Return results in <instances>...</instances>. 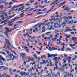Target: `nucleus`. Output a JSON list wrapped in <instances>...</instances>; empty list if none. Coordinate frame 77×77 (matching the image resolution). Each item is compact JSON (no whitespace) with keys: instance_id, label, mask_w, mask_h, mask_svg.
Masks as SVG:
<instances>
[{"instance_id":"1","label":"nucleus","mask_w":77,"mask_h":77,"mask_svg":"<svg viewBox=\"0 0 77 77\" xmlns=\"http://www.w3.org/2000/svg\"><path fill=\"white\" fill-rule=\"evenodd\" d=\"M5 29L4 31V33H5V35H6L8 38H9V36H8V33H9V32H11V31H12V30H14V29H16V28L14 27L12 29H11V30H10L9 29V28H8L7 27H5Z\"/></svg>"},{"instance_id":"2","label":"nucleus","mask_w":77,"mask_h":77,"mask_svg":"<svg viewBox=\"0 0 77 77\" xmlns=\"http://www.w3.org/2000/svg\"><path fill=\"white\" fill-rule=\"evenodd\" d=\"M5 29L4 31V33H5V35H6L8 38H9V36H8V33H9V32H11V31H12V30H14V29H16V28L14 27L12 29H11V30H10L9 29V28H8L7 27H5Z\"/></svg>"},{"instance_id":"3","label":"nucleus","mask_w":77,"mask_h":77,"mask_svg":"<svg viewBox=\"0 0 77 77\" xmlns=\"http://www.w3.org/2000/svg\"><path fill=\"white\" fill-rule=\"evenodd\" d=\"M6 51L8 54V56L9 58H10V60H12V61L14 60L15 59V55H13V54L10 53L8 51ZM12 56H13V57L12 58Z\"/></svg>"},{"instance_id":"4","label":"nucleus","mask_w":77,"mask_h":77,"mask_svg":"<svg viewBox=\"0 0 77 77\" xmlns=\"http://www.w3.org/2000/svg\"><path fill=\"white\" fill-rule=\"evenodd\" d=\"M5 40L6 41V43L7 45V47H6L5 48L6 49L7 48L8 50H11V44H10V43L9 42V40H8V39H7L6 38H5Z\"/></svg>"},{"instance_id":"5","label":"nucleus","mask_w":77,"mask_h":77,"mask_svg":"<svg viewBox=\"0 0 77 77\" xmlns=\"http://www.w3.org/2000/svg\"><path fill=\"white\" fill-rule=\"evenodd\" d=\"M59 23H58L57 21L54 24L53 26L54 27L57 28V27H60L62 26V24H59Z\"/></svg>"},{"instance_id":"6","label":"nucleus","mask_w":77,"mask_h":77,"mask_svg":"<svg viewBox=\"0 0 77 77\" xmlns=\"http://www.w3.org/2000/svg\"><path fill=\"white\" fill-rule=\"evenodd\" d=\"M64 66L63 67V65L61 66V67L59 69L60 71L63 72L64 71Z\"/></svg>"},{"instance_id":"7","label":"nucleus","mask_w":77,"mask_h":77,"mask_svg":"<svg viewBox=\"0 0 77 77\" xmlns=\"http://www.w3.org/2000/svg\"><path fill=\"white\" fill-rule=\"evenodd\" d=\"M63 18L64 19V20L65 21V22H68L69 21V19L68 18V17H66V16H64Z\"/></svg>"},{"instance_id":"8","label":"nucleus","mask_w":77,"mask_h":77,"mask_svg":"<svg viewBox=\"0 0 77 77\" xmlns=\"http://www.w3.org/2000/svg\"><path fill=\"white\" fill-rule=\"evenodd\" d=\"M18 8V7H17V6H14L11 8L12 10H10L8 12H9V13H10V12H12V11H14V9H15V8Z\"/></svg>"},{"instance_id":"9","label":"nucleus","mask_w":77,"mask_h":77,"mask_svg":"<svg viewBox=\"0 0 77 77\" xmlns=\"http://www.w3.org/2000/svg\"><path fill=\"white\" fill-rule=\"evenodd\" d=\"M32 62V65H35V59L34 58H32L31 60Z\"/></svg>"},{"instance_id":"10","label":"nucleus","mask_w":77,"mask_h":77,"mask_svg":"<svg viewBox=\"0 0 77 77\" xmlns=\"http://www.w3.org/2000/svg\"><path fill=\"white\" fill-rule=\"evenodd\" d=\"M20 55L21 56L24 57L26 55V53H20Z\"/></svg>"},{"instance_id":"11","label":"nucleus","mask_w":77,"mask_h":77,"mask_svg":"<svg viewBox=\"0 0 77 77\" xmlns=\"http://www.w3.org/2000/svg\"><path fill=\"white\" fill-rule=\"evenodd\" d=\"M77 38L76 37H73L71 38V39L73 40L74 42H75L76 39H77Z\"/></svg>"},{"instance_id":"12","label":"nucleus","mask_w":77,"mask_h":77,"mask_svg":"<svg viewBox=\"0 0 77 77\" xmlns=\"http://www.w3.org/2000/svg\"><path fill=\"white\" fill-rule=\"evenodd\" d=\"M26 57L28 59V60H27V61H26V62H30V61H31V60L32 59H31L30 58V57L26 56Z\"/></svg>"},{"instance_id":"13","label":"nucleus","mask_w":77,"mask_h":77,"mask_svg":"<svg viewBox=\"0 0 77 77\" xmlns=\"http://www.w3.org/2000/svg\"><path fill=\"white\" fill-rule=\"evenodd\" d=\"M46 56L45 55H43L40 58L41 59H43V58H46Z\"/></svg>"},{"instance_id":"14","label":"nucleus","mask_w":77,"mask_h":77,"mask_svg":"<svg viewBox=\"0 0 77 77\" xmlns=\"http://www.w3.org/2000/svg\"><path fill=\"white\" fill-rule=\"evenodd\" d=\"M52 54H50L49 53H48V57L51 58L52 57Z\"/></svg>"},{"instance_id":"15","label":"nucleus","mask_w":77,"mask_h":77,"mask_svg":"<svg viewBox=\"0 0 77 77\" xmlns=\"http://www.w3.org/2000/svg\"><path fill=\"white\" fill-rule=\"evenodd\" d=\"M45 26H44L42 28V29H43L42 31V32L43 33H44V32H45Z\"/></svg>"},{"instance_id":"16","label":"nucleus","mask_w":77,"mask_h":77,"mask_svg":"<svg viewBox=\"0 0 77 77\" xmlns=\"http://www.w3.org/2000/svg\"><path fill=\"white\" fill-rule=\"evenodd\" d=\"M33 56L34 57L35 59H37V54L36 53H35Z\"/></svg>"},{"instance_id":"17","label":"nucleus","mask_w":77,"mask_h":77,"mask_svg":"<svg viewBox=\"0 0 77 77\" xmlns=\"http://www.w3.org/2000/svg\"><path fill=\"white\" fill-rule=\"evenodd\" d=\"M24 12H23L22 13H21L20 15V18H21L22 17H23V16L24 15Z\"/></svg>"},{"instance_id":"18","label":"nucleus","mask_w":77,"mask_h":77,"mask_svg":"<svg viewBox=\"0 0 77 77\" xmlns=\"http://www.w3.org/2000/svg\"><path fill=\"white\" fill-rule=\"evenodd\" d=\"M42 17V15L39 16L35 17H34L35 19H38V18H41V17Z\"/></svg>"},{"instance_id":"19","label":"nucleus","mask_w":77,"mask_h":77,"mask_svg":"<svg viewBox=\"0 0 77 77\" xmlns=\"http://www.w3.org/2000/svg\"><path fill=\"white\" fill-rule=\"evenodd\" d=\"M45 5L44 6H42L41 5H38V7L40 8L41 9H42V8H44L45 6Z\"/></svg>"},{"instance_id":"20","label":"nucleus","mask_w":77,"mask_h":77,"mask_svg":"<svg viewBox=\"0 0 77 77\" xmlns=\"http://www.w3.org/2000/svg\"><path fill=\"white\" fill-rule=\"evenodd\" d=\"M64 10H67L68 11H69L70 10V9L69 8H68V7H65V8Z\"/></svg>"},{"instance_id":"21","label":"nucleus","mask_w":77,"mask_h":77,"mask_svg":"<svg viewBox=\"0 0 77 77\" xmlns=\"http://www.w3.org/2000/svg\"><path fill=\"white\" fill-rule=\"evenodd\" d=\"M24 9V8H19L18 9V12H20V11H23Z\"/></svg>"},{"instance_id":"22","label":"nucleus","mask_w":77,"mask_h":77,"mask_svg":"<svg viewBox=\"0 0 77 77\" xmlns=\"http://www.w3.org/2000/svg\"><path fill=\"white\" fill-rule=\"evenodd\" d=\"M0 14H1V15H4L5 14H7V13H5V12L4 11L1 13H0Z\"/></svg>"},{"instance_id":"23","label":"nucleus","mask_w":77,"mask_h":77,"mask_svg":"<svg viewBox=\"0 0 77 77\" xmlns=\"http://www.w3.org/2000/svg\"><path fill=\"white\" fill-rule=\"evenodd\" d=\"M44 39L45 40V39H50V38L49 37L48 38L47 37H45Z\"/></svg>"},{"instance_id":"24","label":"nucleus","mask_w":77,"mask_h":77,"mask_svg":"<svg viewBox=\"0 0 77 77\" xmlns=\"http://www.w3.org/2000/svg\"><path fill=\"white\" fill-rule=\"evenodd\" d=\"M55 66H57V64H58V61L57 60H56L55 62Z\"/></svg>"},{"instance_id":"25","label":"nucleus","mask_w":77,"mask_h":77,"mask_svg":"<svg viewBox=\"0 0 77 77\" xmlns=\"http://www.w3.org/2000/svg\"><path fill=\"white\" fill-rule=\"evenodd\" d=\"M68 18L69 20H72V17L71 16H68Z\"/></svg>"},{"instance_id":"26","label":"nucleus","mask_w":77,"mask_h":77,"mask_svg":"<svg viewBox=\"0 0 77 77\" xmlns=\"http://www.w3.org/2000/svg\"><path fill=\"white\" fill-rule=\"evenodd\" d=\"M28 72H32V69L31 68H30L28 70Z\"/></svg>"},{"instance_id":"27","label":"nucleus","mask_w":77,"mask_h":77,"mask_svg":"<svg viewBox=\"0 0 77 77\" xmlns=\"http://www.w3.org/2000/svg\"><path fill=\"white\" fill-rule=\"evenodd\" d=\"M1 60H2V61H4V62H6V60L4 58H3V57L2 58Z\"/></svg>"},{"instance_id":"28","label":"nucleus","mask_w":77,"mask_h":77,"mask_svg":"<svg viewBox=\"0 0 77 77\" xmlns=\"http://www.w3.org/2000/svg\"><path fill=\"white\" fill-rule=\"evenodd\" d=\"M66 75L68 77H69L70 75V73H69V72H68L66 74Z\"/></svg>"},{"instance_id":"29","label":"nucleus","mask_w":77,"mask_h":77,"mask_svg":"<svg viewBox=\"0 0 77 77\" xmlns=\"http://www.w3.org/2000/svg\"><path fill=\"white\" fill-rule=\"evenodd\" d=\"M69 45H70V47H72L75 46V44H73V45L70 44Z\"/></svg>"},{"instance_id":"30","label":"nucleus","mask_w":77,"mask_h":77,"mask_svg":"<svg viewBox=\"0 0 77 77\" xmlns=\"http://www.w3.org/2000/svg\"><path fill=\"white\" fill-rule=\"evenodd\" d=\"M22 48H23V49H26L28 48L26 47V46H25L22 47Z\"/></svg>"},{"instance_id":"31","label":"nucleus","mask_w":77,"mask_h":77,"mask_svg":"<svg viewBox=\"0 0 77 77\" xmlns=\"http://www.w3.org/2000/svg\"><path fill=\"white\" fill-rule=\"evenodd\" d=\"M12 4H13V2H12V1H11L9 2L8 5L9 6H11V5Z\"/></svg>"},{"instance_id":"32","label":"nucleus","mask_w":77,"mask_h":77,"mask_svg":"<svg viewBox=\"0 0 77 77\" xmlns=\"http://www.w3.org/2000/svg\"><path fill=\"white\" fill-rule=\"evenodd\" d=\"M67 50L68 51H71L72 50L69 48H66Z\"/></svg>"},{"instance_id":"33","label":"nucleus","mask_w":77,"mask_h":77,"mask_svg":"<svg viewBox=\"0 0 77 77\" xmlns=\"http://www.w3.org/2000/svg\"><path fill=\"white\" fill-rule=\"evenodd\" d=\"M34 9H35V8H31L30 10L29 11V12H30V11H31L33 10H34Z\"/></svg>"},{"instance_id":"34","label":"nucleus","mask_w":77,"mask_h":77,"mask_svg":"<svg viewBox=\"0 0 77 77\" xmlns=\"http://www.w3.org/2000/svg\"><path fill=\"white\" fill-rule=\"evenodd\" d=\"M26 51L28 53H29V52H30V50L29 49H28L26 50Z\"/></svg>"},{"instance_id":"35","label":"nucleus","mask_w":77,"mask_h":77,"mask_svg":"<svg viewBox=\"0 0 77 77\" xmlns=\"http://www.w3.org/2000/svg\"><path fill=\"white\" fill-rule=\"evenodd\" d=\"M57 39V38L55 37L54 38H52V40L53 41H56V40Z\"/></svg>"},{"instance_id":"36","label":"nucleus","mask_w":77,"mask_h":77,"mask_svg":"<svg viewBox=\"0 0 77 77\" xmlns=\"http://www.w3.org/2000/svg\"><path fill=\"white\" fill-rule=\"evenodd\" d=\"M36 21H31L30 23V24H32V23H36Z\"/></svg>"},{"instance_id":"37","label":"nucleus","mask_w":77,"mask_h":77,"mask_svg":"<svg viewBox=\"0 0 77 77\" xmlns=\"http://www.w3.org/2000/svg\"><path fill=\"white\" fill-rule=\"evenodd\" d=\"M57 56V55L52 54V56L53 57H56V56Z\"/></svg>"},{"instance_id":"38","label":"nucleus","mask_w":77,"mask_h":77,"mask_svg":"<svg viewBox=\"0 0 77 77\" xmlns=\"http://www.w3.org/2000/svg\"><path fill=\"white\" fill-rule=\"evenodd\" d=\"M7 69H8V67H5L3 69V70L4 71H6Z\"/></svg>"},{"instance_id":"39","label":"nucleus","mask_w":77,"mask_h":77,"mask_svg":"<svg viewBox=\"0 0 77 77\" xmlns=\"http://www.w3.org/2000/svg\"><path fill=\"white\" fill-rule=\"evenodd\" d=\"M65 49V47L64 46H63V48L61 49V51H64V49Z\"/></svg>"},{"instance_id":"40","label":"nucleus","mask_w":77,"mask_h":77,"mask_svg":"<svg viewBox=\"0 0 77 77\" xmlns=\"http://www.w3.org/2000/svg\"><path fill=\"white\" fill-rule=\"evenodd\" d=\"M57 57H55V58H54V59H53V60H57Z\"/></svg>"},{"instance_id":"41","label":"nucleus","mask_w":77,"mask_h":77,"mask_svg":"<svg viewBox=\"0 0 77 77\" xmlns=\"http://www.w3.org/2000/svg\"><path fill=\"white\" fill-rule=\"evenodd\" d=\"M56 66L55 67L56 69H57V70H59V68H58V66Z\"/></svg>"},{"instance_id":"42","label":"nucleus","mask_w":77,"mask_h":77,"mask_svg":"<svg viewBox=\"0 0 77 77\" xmlns=\"http://www.w3.org/2000/svg\"><path fill=\"white\" fill-rule=\"evenodd\" d=\"M52 64H53V62H51L50 63V67H51V66H53V65H52Z\"/></svg>"},{"instance_id":"43","label":"nucleus","mask_w":77,"mask_h":77,"mask_svg":"<svg viewBox=\"0 0 77 77\" xmlns=\"http://www.w3.org/2000/svg\"><path fill=\"white\" fill-rule=\"evenodd\" d=\"M56 49H57V48L53 47H52V49L51 51H53V50H56Z\"/></svg>"},{"instance_id":"44","label":"nucleus","mask_w":77,"mask_h":77,"mask_svg":"<svg viewBox=\"0 0 77 77\" xmlns=\"http://www.w3.org/2000/svg\"><path fill=\"white\" fill-rule=\"evenodd\" d=\"M71 36V35H67V38H70V36Z\"/></svg>"},{"instance_id":"45","label":"nucleus","mask_w":77,"mask_h":77,"mask_svg":"<svg viewBox=\"0 0 77 77\" xmlns=\"http://www.w3.org/2000/svg\"><path fill=\"white\" fill-rule=\"evenodd\" d=\"M66 2V1H64L63 3L60 4V5H64Z\"/></svg>"},{"instance_id":"46","label":"nucleus","mask_w":77,"mask_h":77,"mask_svg":"<svg viewBox=\"0 0 77 77\" xmlns=\"http://www.w3.org/2000/svg\"><path fill=\"white\" fill-rule=\"evenodd\" d=\"M0 8L1 9H3V5H2L0 6Z\"/></svg>"},{"instance_id":"47","label":"nucleus","mask_w":77,"mask_h":77,"mask_svg":"<svg viewBox=\"0 0 77 77\" xmlns=\"http://www.w3.org/2000/svg\"><path fill=\"white\" fill-rule=\"evenodd\" d=\"M57 60H61V58H60V57H58V58H57Z\"/></svg>"},{"instance_id":"48","label":"nucleus","mask_w":77,"mask_h":77,"mask_svg":"<svg viewBox=\"0 0 77 77\" xmlns=\"http://www.w3.org/2000/svg\"><path fill=\"white\" fill-rule=\"evenodd\" d=\"M52 10V8L51 9V10L47 11V12H46V14H47V13H48L50 11H51Z\"/></svg>"},{"instance_id":"49","label":"nucleus","mask_w":77,"mask_h":77,"mask_svg":"<svg viewBox=\"0 0 77 77\" xmlns=\"http://www.w3.org/2000/svg\"><path fill=\"white\" fill-rule=\"evenodd\" d=\"M25 6H30V4H29L28 3L26 4L25 5Z\"/></svg>"},{"instance_id":"50","label":"nucleus","mask_w":77,"mask_h":77,"mask_svg":"<svg viewBox=\"0 0 77 77\" xmlns=\"http://www.w3.org/2000/svg\"><path fill=\"white\" fill-rule=\"evenodd\" d=\"M48 21V20H45V21L44 22V24H45V23H46V22H47V21Z\"/></svg>"},{"instance_id":"51","label":"nucleus","mask_w":77,"mask_h":77,"mask_svg":"<svg viewBox=\"0 0 77 77\" xmlns=\"http://www.w3.org/2000/svg\"><path fill=\"white\" fill-rule=\"evenodd\" d=\"M35 32H37L38 31V28H35Z\"/></svg>"},{"instance_id":"52","label":"nucleus","mask_w":77,"mask_h":77,"mask_svg":"<svg viewBox=\"0 0 77 77\" xmlns=\"http://www.w3.org/2000/svg\"><path fill=\"white\" fill-rule=\"evenodd\" d=\"M71 14V13H68L66 14V16H68L69 15H70Z\"/></svg>"},{"instance_id":"53","label":"nucleus","mask_w":77,"mask_h":77,"mask_svg":"<svg viewBox=\"0 0 77 77\" xmlns=\"http://www.w3.org/2000/svg\"><path fill=\"white\" fill-rule=\"evenodd\" d=\"M3 57L2 56L0 55V59H1V60H2Z\"/></svg>"},{"instance_id":"54","label":"nucleus","mask_w":77,"mask_h":77,"mask_svg":"<svg viewBox=\"0 0 77 77\" xmlns=\"http://www.w3.org/2000/svg\"><path fill=\"white\" fill-rule=\"evenodd\" d=\"M1 54H3L4 56H5L6 54H5V53L4 52H2L1 53Z\"/></svg>"},{"instance_id":"55","label":"nucleus","mask_w":77,"mask_h":77,"mask_svg":"<svg viewBox=\"0 0 77 77\" xmlns=\"http://www.w3.org/2000/svg\"><path fill=\"white\" fill-rule=\"evenodd\" d=\"M66 30H67L68 31L69 30V27H66Z\"/></svg>"},{"instance_id":"56","label":"nucleus","mask_w":77,"mask_h":77,"mask_svg":"<svg viewBox=\"0 0 77 77\" xmlns=\"http://www.w3.org/2000/svg\"><path fill=\"white\" fill-rule=\"evenodd\" d=\"M36 52H37V54H40V53H41L40 52H38L37 51H36Z\"/></svg>"},{"instance_id":"57","label":"nucleus","mask_w":77,"mask_h":77,"mask_svg":"<svg viewBox=\"0 0 77 77\" xmlns=\"http://www.w3.org/2000/svg\"><path fill=\"white\" fill-rule=\"evenodd\" d=\"M68 59H69V60H70V59H71V57L69 56L67 57Z\"/></svg>"},{"instance_id":"58","label":"nucleus","mask_w":77,"mask_h":77,"mask_svg":"<svg viewBox=\"0 0 77 77\" xmlns=\"http://www.w3.org/2000/svg\"><path fill=\"white\" fill-rule=\"evenodd\" d=\"M50 75H51V74L49 73L46 76V77H49V76H50Z\"/></svg>"},{"instance_id":"59","label":"nucleus","mask_w":77,"mask_h":77,"mask_svg":"<svg viewBox=\"0 0 77 77\" xmlns=\"http://www.w3.org/2000/svg\"><path fill=\"white\" fill-rule=\"evenodd\" d=\"M6 44H5V45L2 48H5L6 47Z\"/></svg>"},{"instance_id":"60","label":"nucleus","mask_w":77,"mask_h":77,"mask_svg":"<svg viewBox=\"0 0 77 77\" xmlns=\"http://www.w3.org/2000/svg\"><path fill=\"white\" fill-rule=\"evenodd\" d=\"M20 74L22 75V76H23V72H20Z\"/></svg>"},{"instance_id":"61","label":"nucleus","mask_w":77,"mask_h":77,"mask_svg":"<svg viewBox=\"0 0 77 77\" xmlns=\"http://www.w3.org/2000/svg\"><path fill=\"white\" fill-rule=\"evenodd\" d=\"M58 32H59V30H56L55 31V33H58Z\"/></svg>"},{"instance_id":"62","label":"nucleus","mask_w":77,"mask_h":77,"mask_svg":"<svg viewBox=\"0 0 77 77\" xmlns=\"http://www.w3.org/2000/svg\"><path fill=\"white\" fill-rule=\"evenodd\" d=\"M18 10V8H16V9L14 10V12H17V11Z\"/></svg>"},{"instance_id":"63","label":"nucleus","mask_w":77,"mask_h":77,"mask_svg":"<svg viewBox=\"0 0 77 77\" xmlns=\"http://www.w3.org/2000/svg\"><path fill=\"white\" fill-rule=\"evenodd\" d=\"M57 74L58 75H59V77H60V72H59V71L58 72Z\"/></svg>"},{"instance_id":"64","label":"nucleus","mask_w":77,"mask_h":77,"mask_svg":"<svg viewBox=\"0 0 77 77\" xmlns=\"http://www.w3.org/2000/svg\"><path fill=\"white\" fill-rule=\"evenodd\" d=\"M70 76L71 77H73V75L71 73H70Z\"/></svg>"}]
</instances>
